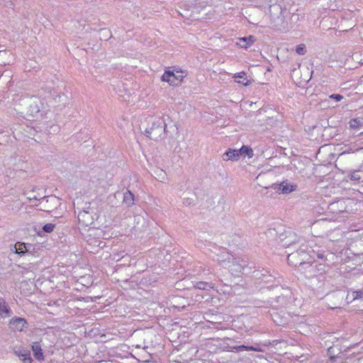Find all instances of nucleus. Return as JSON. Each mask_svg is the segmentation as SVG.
Wrapping results in <instances>:
<instances>
[{"mask_svg":"<svg viewBox=\"0 0 363 363\" xmlns=\"http://www.w3.org/2000/svg\"><path fill=\"white\" fill-rule=\"evenodd\" d=\"M167 123L164 116L152 117L149 121V125L145 129L147 137L153 140H161L167 136Z\"/></svg>","mask_w":363,"mask_h":363,"instance_id":"nucleus-1","label":"nucleus"},{"mask_svg":"<svg viewBox=\"0 0 363 363\" xmlns=\"http://www.w3.org/2000/svg\"><path fill=\"white\" fill-rule=\"evenodd\" d=\"M286 13H287L286 10H283L281 6L279 4L269 6L271 21L274 27L278 28H285L286 27L287 23L285 20Z\"/></svg>","mask_w":363,"mask_h":363,"instance_id":"nucleus-2","label":"nucleus"},{"mask_svg":"<svg viewBox=\"0 0 363 363\" xmlns=\"http://www.w3.org/2000/svg\"><path fill=\"white\" fill-rule=\"evenodd\" d=\"M309 255L306 252L305 249H299L298 250L292 252L288 255L287 260L288 263L294 267H301L305 264H308L309 267H311L310 264Z\"/></svg>","mask_w":363,"mask_h":363,"instance_id":"nucleus-3","label":"nucleus"},{"mask_svg":"<svg viewBox=\"0 0 363 363\" xmlns=\"http://www.w3.org/2000/svg\"><path fill=\"white\" fill-rule=\"evenodd\" d=\"M185 76L186 74L182 70L165 71L161 79L168 82L171 86H179Z\"/></svg>","mask_w":363,"mask_h":363,"instance_id":"nucleus-4","label":"nucleus"},{"mask_svg":"<svg viewBox=\"0 0 363 363\" xmlns=\"http://www.w3.org/2000/svg\"><path fill=\"white\" fill-rule=\"evenodd\" d=\"M26 114L30 117H35L40 111L43 103L40 98L32 96L26 100Z\"/></svg>","mask_w":363,"mask_h":363,"instance_id":"nucleus-5","label":"nucleus"},{"mask_svg":"<svg viewBox=\"0 0 363 363\" xmlns=\"http://www.w3.org/2000/svg\"><path fill=\"white\" fill-rule=\"evenodd\" d=\"M281 245L284 247H288L292 244L298 241L297 235L291 230H286L279 235Z\"/></svg>","mask_w":363,"mask_h":363,"instance_id":"nucleus-6","label":"nucleus"},{"mask_svg":"<svg viewBox=\"0 0 363 363\" xmlns=\"http://www.w3.org/2000/svg\"><path fill=\"white\" fill-rule=\"evenodd\" d=\"M274 189L277 192L288 194L296 191L297 189V185L291 184L288 182V181H284L280 184H274Z\"/></svg>","mask_w":363,"mask_h":363,"instance_id":"nucleus-7","label":"nucleus"},{"mask_svg":"<svg viewBox=\"0 0 363 363\" xmlns=\"http://www.w3.org/2000/svg\"><path fill=\"white\" fill-rule=\"evenodd\" d=\"M27 325L26 320L20 317L13 318L9 321V328L13 331L21 332Z\"/></svg>","mask_w":363,"mask_h":363,"instance_id":"nucleus-8","label":"nucleus"},{"mask_svg":"<svg viewBox=\"0 0 363 363\" xmlns=\"http://www.w3.org/2000/svg\"><path fill=\"white\" fill-rule=\"evenodd\" d=\"M78 220L79 223L82 224V225L87 227L94 223V216L90 212L83 211L79 213Z\"/></svg>","mask_w":363,"mask_h":363,"instance_id":"nucleus-9","label":"nucleus"},{"mask_svg":"<svg viewBox=\"0 0 363 363\" xmlns=\"http://www.w3.org/2000/svg\"><path fill=\"white\" fill-rule=\"evenodd\" d=\"M15 354L24 363H31L32 359L29 350L25 349H15Z\"/></svg>","mask_w":363,"mask_h":363,"instance_id":"nucleus-10","label":"nucleus"},{"mask_svg":"<svg viewBox=\"0 0 363 363\" xmlns=\"http://www.w3.org/2000/svg\"><path fill=\"white\" fill-rule=\"evenodd\" d=\"M246 266V262L243 259L240 260L238 258H234L232 262V264L230 266V270L233 273H240Z\"/></svg>","mask_w":363,"mask_h":363,"instance_id":"nucleus-11","label":"nucleus"},{"mask_svg":"<svg viewBox=\"0 0 363 363\" xmlns=\"http://www.w3.org/2000/svg\"><path fill=\"white\" fill-rule=\"evenodd\" d=\"M204 318L206 321L211 323L213 325L220 324L224 320L221 314H213L210 312L205 313Z\"/></svg>","mask_w":363,"mask_h":363,"instance_id":"nucleus-12","label":"nucleus"},{"mask_svg":"<svg viewBox=\"0 0 363 363\" xmlns=\"http://www.w3.org/2000/svg\"><path fill=\"white\" fill-rule=\"evenodd\" d=\"M31 347L34 357L40 362L43 361L45 359V357L40 342H34L32 344Z\"/></svg>","mask_w":363,"mask_h":363,"instance_id":"nucleus-13","label":"nucleus"},{"mask_svg":"<svg viewBox=\"0 0 363 363\" xmlns=\"http://www.w3.org/2000/svg\"><path fill=\"white\" fill-rule=\"evenodd\" d=\"M12 314V311L9 306L8 303L4 299L0 298V317L7 318L10 317Z\"/></svg>","mask_w":363,"mask_h":363,"instance_id":"nucleus-14","label":"nucleus"},{"mask_svg":"<svg viewBox=\"0 0 363 363\" xmlns=\"http://www.w3.org/2000/svg\"><path fill=\"white\" fill-rule=\"evenodd\" d=\"M194 287L197 289L203 290V291H209L213 289L215 286V284L211 281H194L193 282Z\"/></svg>","mask_w":363,"mask_h":363,"instance_id":"nucleus-15","label":"nucleus"},{"mask_svg":"<svg viewBox=\"0 0 363 363\" xmlns=\"http://www.w3.org/2000/svg\"><path fill=\"white\" fill-rule=\"evenodd\" d=\"M240 158L238 150L229 149L223 155V160L225 161H237Z\"/></svg>","mask_w":363,"mask_h":363,"instance_id":"nucleus-16","label":"nucleus"},{"mask_svg":"<svg viewBox=\"0 0 363 363\" xmlns=\"http://www.w3.org/2000/svg\"><path fill=\"white\" fill-rule=\"evenodd\" d=\"M254 41V37L250 35L248 37L239 38L238 42H236V45L242 48L247 49L253 44Z\"/></svg>","mask_w":363,"mask_h":363,"instance_id":"nucleus-17","label":"nucleus"},{"mask_svg":"<svg viewBox=\"0 0 363 363\" xmlns=\"http://www.w3.org/2000/svg\"><path fill=\"white\" fill-rule=\"evenodd\" d=\"M135 198L133 194L129 191L127 190L123 194V203L127 206V207H131L134 205Z\"/></svg>","mask_w":363,"mask_h":363,"instance_id":"nucleus-18","label":"nucleus"},{"mask_svg":"<svg viewBox=\"0 0 363 363\" xmlns=\"http://www.w3.org/2000/svg\"><path fill=\"white\" fill-rule=\"evenodd\" d=\"M233 77L235 79V82L238 84H242L244 86H249L251 82L250 81L246 79V73L245 72H241L235 74Z\"/></svg>","mask_w":363,"mask_h":363,"instance_id":"nucleus-19","label":"nucleus"},{"mask_svg":"<svg viewBox=\"0 0 363 363\" xmlns=\"http://www.w3.org/2000/svg\"><path fill=\"white\" fill-rule=\"evenodd\" d=\"M231 348L233 350H236L237 352H241V351H244V350L262 352V350L259 347L245 346L244 345L233 346Z\"/></svg>","mask_w":363,"mask_h":363,"instance_id":"nucleus-20","label":"nucleus"},{"mask_svg":"<svg viewBox=\"0 0 363 363\" xmlns=\"http://www.w3.org/2000/svg\"><path fill=\"white\" fill-rule=\"evenodd\" d=\"M26 248L27 243L23 242H18L13 247L14 252L21 256H23L27 253Z\"/></svg>","mask_w":363,"mask_h":363,"instance_id":"nucleus-21","label":"nucleus"},{"mask_svg":"<svg viewBox=\"0 0 363 363\" xmlns=\"http://www.w3.org/2000/svg\"><path fill=\"white\" fill-rule=\"evenodd\" d=\"M41 249L42 247L38 245L27 243L26 252L28 254H30L34 256L37 255Z\"/></svg>","mask_w":363,"mask_h":363,"instance_id":"nucleus-22","label":"nucleus"},{"mask_svg":"<svg viewBox=\"0 0 363 363\" xmlns=\"http://www.w3.org/2000/svg\"><path fill=\"white\" fill-rule=\"evenodd\" d=\"M238 151L240 156L241 155H247L249 157H252L253 156V150L248 146L242 145Z\"/></svg>","mask_w":363,"mask_h":363,"instance_id":"nucleus-23","label":"nucleus"},{"mask_svg":"<svg viewBox=\"0 0 363 363\" xmlns=\"http://www.w3.org/2000/svg\"><path fill=\"white\" fill-rule=\"evenodd\" d=\"M43 202L45 201L46 203H51L53 206H56L59 203V200L56 196H43L41 197Z\"/></svg>","mask_w":363,"mask_h":363,"instance_id":"nucleus-24","label":"nucleus"},{"mask_svg":"<svg viewBox=\"0 0 363 363\" xmlns=\"http://www.w3.org/2000/svg\"><path fill=\"white\" fill-rule=\"evenodd\" d=\"M362 119L359 118L351 120L350 122V128H358L359 126H360L362 125Z\"/></svg>","mask_w":363,"mask_h":363,"instance_id":"nucleus-25","label":"nucleus"},{"mask_svg":"<svg viewBox=\"0 0 363 363\" xmlns=\"http://www.w3.org/2000/svg\"><path fill=\"white\" fill-rule=\"evenodd\" d=\"M362 172L354 171L350 174V178L353 181H359L362 178Z\"/></svg>","mask_w":363,"mask_h":363,"instance_id":"nucleus-26","label":"nucleus"},{"mask_svg":"<svg viewBox=\"0 0 363 363\" xmlns=\"http://www.w3.org/2000/svg\"><path fill=\"white\" fill-rule=\"evenodd\" d=\"M296 52L300 55H303L306 53V47L305 44H300L296 48Z\"/></svg>","mask_w":363,"mask_h":363,"instance_id":"nucleus-27","label":"nucleus"},{"mask_svg":"<svg viewBox=\"0 0 363 363\" xmlns=\"http://www.w3.org/2000/svg\"><path fill=\"white\" fill-rule=\"evenodd\" d=\"M363 298V290L353 291L351 294V301Z\"/></svg>","mask_w":363,"mask_h":363,"instance_id":"nucleus-28","label":"nucleus"},{"mask_svg":"<svg viewBox=\"0 0 363 363\" xmlns=\"http://www.w3.org/2000/svg\"><path fill=\"white\" fill-rule=\"evenodd\" d=\"M55 227V224L47 223V224L44 225V226L43 227V229L46 233H51L53 231Z\"/></svg>","mask_w":363,"mask_h":363,"instance_id":"nucleus-29","label":"nucleus"},{"mask_svg":"<svg viewBox=\"0 0 363 363\" xmlns=\"http://www.w3.org/2000/svg\"><path fill=\"white\" fill-rule=\"evenodd\" d=\"M330 99H333L337 101H340L343 99V96L340 94H332L330 96Z\"/></svg>","mask_w":363,"mask_h":363,"instance_id":"nucleus-30","label":"nucleus"},{"mask_svg":"<svg viewBox=\"0 0 363 363\" xmlns=\"http://www.w3.org/2000/svg\"><path fill=\"white\" fill-rule=\"evenodd\" d=\"M158 177L162 182H164V180L166 179L165 173L162 170H160V174H158Z\"/></svg>","mask_w":363,"mask_h":363,"instance_id":"nucleus-31","label":"nucleus"},{"mask_svg":"<svg viewBox=\"0 0 363 363\" xmlns=\"http://www.w3.org/2000/svg\"><path fill=\"white\" fill-rule=\"evenodd\" d=\"M28 199L31 201H40V199L38 198L36 195H30L29 196H28Z\"/></svg>","mask_w":363,"mask_h":363,"instance_id":"nucleus-32","label":"nucleus"},{"mask_svg":"<svg viewBox=\"0 0 363 363\" xmlns=\"http://www.w3.org/2000/svg\"><path fill=\"white\" fill-rule=\"evenodd\" d=\"M43 208H44V211H51L50 208H49L48 206H45V205H43Z\"/></svg>","mask_w":363,"mask_h":363,"instance_id":"nucleus-33","label":"nucleus"},{"mask_svg":"<svg viewBox=\"0 0 363 363\" xmlns=\"http://www.w3.org/2000/svg\"><path fill=\"white\" fill-rule=\"evenodd\" d=\"M318 257L319 258H320V259H323V255L322 254H321V255H320V254H318Z\"/></svg>","mask_w":363,"mask_h":363,"instance_id":"nucleus-34","label":"nucleus"},{"mask_svg":"<svg viewBox=\"0 0 363 363\" xmlns=\"http://www.w3.org/2000/svg\"><path fill=\"white\" fill-rule=\"evenodd\" d=\"M360 84H363V76L360 79Z\"/></svg>","mask_w":363,"mask_h":363,"instance_id":"nucleus-35","label":"nucleus"}]
</instances>
